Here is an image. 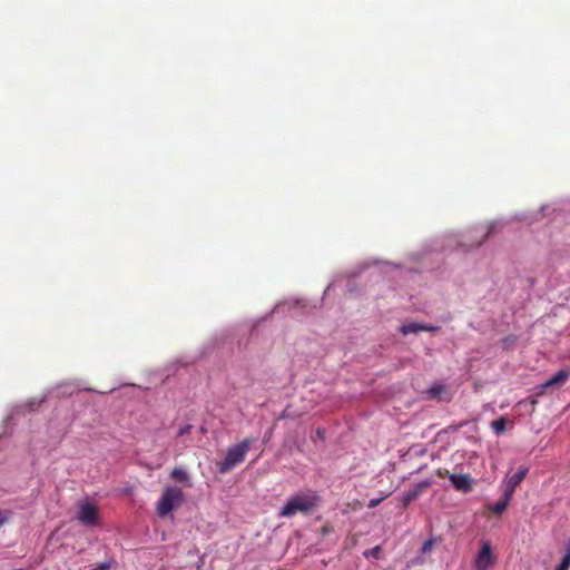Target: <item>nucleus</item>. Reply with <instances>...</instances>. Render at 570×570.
<instances>
[{
    "mask_svg": "<svg viewBox=\"0 0 570 570\" xmlns=\"http://www.w3.org/2000/svg\"><path fill=\"white\" fill-rule=\"evenodd\" d=\"M77 518L85 525H96L98 522V510L91 503H83L78 510Z\"/></svg>",
    "mask_w": 570,
    "mask_h": 570,
    "instance_id": "nucleus-6",
    "label": "nucleus"
},
{
    "mask_svg": "<svg viewBox=\"0 0 570 570\" xmlns=\"http://www.w3.org/2000/svg\"><path fill=\"white\" fill-rule=\"evenodd\" d=\"M507 423H508L507 419H505L504 416H502V417H500V419H498V420L493 421V422L491 423V428H492L493 432H494L497 435H500V434H502V433H504V432H505Z\"/></svg>",
    "mask_w": 570,
    "mask_h": 570,
    "instance_id": "nucleus-13",
    "label": "nucleus"
},
{
    "mask_svg": "<svg viewBox=\"0 0 570 570\" xmlns=\"http://www.w3.org/2000/svg\"><path fill=\"white\" fill-rule=\"evenodd\" d=\"M511 498H512V494L505 491L503 497L497 503H494L490 508V510L494 514H498V515L502 514L507 510Z\"/></svg>",
    "mask_w": 570,
    "mask_h": 570,
    "instance_id": "nucleus-12",
    "label": "nucleus"
},
{
    "mask_svg": "<svg viewBox=\"0 0 570 570\" xmlns=\"http://www.w3.org/2000/svg\"><path fill=\"white\" fill-rule=\"evenodd\" d=\"M315 434L320 440L325 439V431L323 429H317Z\"/></svg>",
    "mask_w": 570,
    "mask_h": 570,
    "instance_id": "nucleus-24",
    "label": "nucleus"
},
{
    "mask_svg": "<svg viewBox=\"0 0 570 570\" xmlns=\"http://www.w3.org/2000/svg\"><path fill=\"white\" fill-rule=\"evenodd\" d=\"M185 500L184 492L180 488L177 487H166L156 503V511L158 517L165 518L175 508H178L183 504Z\"/></svg>",
    "mask_w": 570,
    "mask_h": 570,
    "instance_id": "nucleus-3",
    "label": "nucleus"
},
{
    "mask_svg": "<svg viewBox=\"0 0 570 570\" xmlns=\"http://www.w3.org/2000/svg\"><path fill=\"white\" fill-rule=\"evenodd\" d=\"M11 518V512L9 510H0V527L6 524Z\"/></svg>",
    "mask_w": 570,
    "mask_h": 570,
    "instance_id": "nucleus-17",
    "label": "nucleus"
},
{
    "mask_svg": "<svg viewBox=\"0 0 570 570\" xmlns=\"http://www.w3.org/2000/svg\"><path fill=\"white\" fill-rule=\"evenodd\" d=\"M191 431V425L190 424H185L184 426H181L179 430H178V433L177 435L178 436H183L185 434H189Z\"/></svg>",
    "mask_w": 570,
    "mask_h": 570,
    "instance_id": "nucleus-20",
    "label": "nucleus"
},
{
    "mask_svg": "<svg viewBox=\"0 0 570 570\" xmlns=\"http://www.w3.org/2000/svg\"><path fill=\"white\" fill-rule=\"evenodd\" d=\"M320 505V497L314 491H301L291 495L282 509L278 518H293L297 513L312 514Z\"/></svg>",
    "mask_w": 570,
    "mask_h": 570,
    "instance_id": "nucleus-1",
    "label": "nucleus"
},
{
    "mask_svg": "<svg viewBox=\"0 0 570 570\" xmlns=\"http://www.w3.org/2000/svg\"><path fill=\"white\" fill-rule=\"evenodd\" d=\"M383 498L372 499L370 500L367 507L370 509L377 507L382 502Z\"/></svg>",
    "mask_w": 570,
    "mask_h": 570,
    "instance_id": "nucleus-21",
    "label": "nucleus"
},
{
    "mask_svg": "<svg viewBox=\"0 0 570 570\" xmlns=\"http://www.w3.org/2000/svg\"><path fill=\"white\" fill-rule=\"evenodd\" d=\"M570 373L567 370H561L552 375L547 382L538 386L537 395H542L549 387H560L569 379Z\"/></svg>",
    "mask_w": 570,
    "mask_h": 570,
    "instance_id": "nucleus-7",
    "label": "nucleus"
},
{
    "mask_svg": "<svg viewBox=\"0 0 570 570\" xmlns=\"http://www.w3.org/2000/svg\"><path fill=\"white\" fill-rule=\"evenodd\" d=\"M363 556L366 558V559H370V558H373V559H381V556H382V548L381 546H375L374 548L372 549H368V550H365L363 552Z\"/></svg>",
    "mask_w": 570,
    "mask_h": 570,
    "instance_id": "nucleus-15",
    "label": "nucleus"
},
{
    "mask_svg": "<svg viewBox=\"0 0 570 570\" xmlns=\"http://www.w3.org/2000/svg\"><path fill=\"white\" fill-rule=\"evenodd\" d=\"M449 479L458 491L469 492L472 490V480L468 474H451Z\"/></svg>",
    "mask_w": 570,
    "mask_h": 570,
    "instance_id": "nucleus-8",
    "label": "nucleus"
},
{
    "mask_svg": "<svg viewBox=\"0 0 570 570\" xmlns=\"http://www.w3.org/2000/svg\"><path fill=\"white\" fill-rule=\"evenodd\" d=\"M421 328H422L421 324H419V323H409V324H404L400 331L403 335H409V334H415V333L421 332Z\"/></svg>",
    "mask_w": 570,
    "mask_h": 570,
    "instance_id": "nucleus-14",
    "label": "nucleus"
},
{
    "mask_svg": "<svg viewBox=\"0 0 570 570\" xmlns=\"http://www.w3.org/2000/svg\"><path fill=\"white\" fill-rule=\"evenodd\" d=\"M170 478L186 487H191L189 473L183 468H175L170 473Z\"/></svg>",
    "mask_w": 570,
    "mask_h": 570,
    "instance_id": "nucleus-11",
    "label": "nucleus"
},
{
    "mask_svg": "<svg viewBox=\"0 0 570 570\" xmlns=\"http://www.w3.org/2000/svg\"><path fill=\"white\" fill-rule=\"evenodd\" d=\"M110 568V564L108 562L100 563L97 568V570H108Z\"/></svg>",
    "mask_w": 570,
    "mask_h": 570,
    "instance_id": "nucleus-25",
    "label": "nucleus"
},
{
    "mask_svg": "<svg viewBox=\"0 0 570 570\" xmlns=\"http://www.w3.org/2000/svg\"><path fill=\"white\" fill-rule=\"evenodd\" d=\"M421 327H422L421 331H424V332H433V331L438 330V327L424 325V324H421Z\"/></svg>",
    "mask_w": 570,
    "mask_h": 570,
    "instance_id": "nucleus-23",
    "label": "nucleus"
},
{
    "mask_svg": "<svg viewBox=\"0 0 570 570\" xmlns=\"http://www.w3.org/2000/svg\"><path fill=\"white\" fill-rule=\"evenodd\" d=\"M495 563V557L492 553L490 542H483L474 560L475 570H489Z\"/></svg>",
    "mask_w": 570,
    "mask_h": 570,
    "instance_id": "nucleus-5",
    "label": "nucleus"
},
{
    "mask_svg": "<svg viewBox=\"0 0 570 570\" xmlns=\"http://www.w3.org/2000/svg\"><path fill=\"white\" fill-rule=\"evenodd\" d=\"M253 442L254 439L246 438L240 443L229 446L225 459L217 463L218 471L225 474L242 463Z\"/></svg>",
    "mask_w": 570,
    "mask_h": 570,
    "instance_id": "nucleus-2",
    "label": "nucleus"
},
{
    "mask_svg": "<svg viewBox=\"0 0 570 570\" xmlns=\"http://www.w3.org/2000/svg\"><path fill=\"white\" fill-rule=\"evenodd\" d=\"M446 392L448 389L445 385L436 383L425 391V395L429 400H442Z\"/></svg>",
    "mask_w": 570,
    "mask_h": 570,
    "instance_id": "nucleus-10",
    "label": "nucleus"
},
{
    "mask_svg": "<svg viewBox=\"0 0 570 570\" xmlns=\"http://www.w3.org/2000/svg\"><path fill=\"white\" fill-rule=\"evenodd\" d=\"M321 534L323 537L325 535H328L330 533L333 532V527L330 524V523H325L322 528H321Z\"/></svg>",
    "mask_w": 570,
    "mask_h": 570,
    "instance_id": "nucleus-19",
    "label": "nucleus"
},
{
    "mask_svg": "<svg viewBox=\"0 0 570 570\" xmlns=\"http://www.w3.org/2000/svg\"><path fill=\"white\" fill-rule=\"evenodd\" d=\"M528 472L529 469L527 466H520L519 470L508 479L507 492L513 494L515 488L523 481Z\"/></svg>",
    "mask_w": 570,
    "mask_h": 570,
    "instance_id": "nucleus-9",
    "label": "nucleus"
},
{
    "mask_svg": "<svg viewBox=\"0 0 570 570\" xmlns=\"http://www.w3.org/2000/svg\"><path fill=\"white\" fill-rule=\"evenodd\" d=\"M436 475L440 476V478H445V476H449L451 474L445 469H438L436 470Z\"/></svg>",
    "mask_w": 570,
    "mask_h": 570,
    "instance_id": "nucleus-22",
    "label": "nucleus"
},
{
    "mask_svg": "<svg viewBox=\"0 0 570 570\" xmlns=\"http://www.w3.org/2000/svg\"><path fill=\"white\" fill-rule=\"evenodd\" d=\"M434 542H435V540L433 538H430L426 541H424V543L422 544V548H421L422 553L430 552L434 546Z\"/></svg>",
    "mask_w": 570,
    "mask_h": 570,
    "instance_id": "nucleus-16",
    "label": "nucleus"
},
{
    "mask_svg": "<svg viewBox=\"0 0 570 570\" xmlns=\"http://www.w3.org/2000/svg\"><path fill=\"white\" fill-rule=\"evenodd\" d=\"M417 497V491H411L405 494L403 499V504L406 507L411 501H413Z\"/></svg>",
    "mask_w": 570,
    "mask_h": 570,
    "instance_id": "nucleus-18",
    "label": "nucleus"
},
{
    "mask_svg": "<svg viewBox=\"0 0 570 570\" xmlns=\"http://www.w3.org/2000/svg\"><path fill=\"white\" fill-rule=\"evenodd\" d=\"M493 229H494V225H490L483 230L474 229V230L469 232L464 236L466 243H464L463 246L465 247V250H469V249H472V248H475V247H479L480 245H482L487 240V238L492 234Z\"/></svg>",
    "mask_w": 570,
    "mask_h": 570,
    "instance_id": "nucleus-4",
    "label": "nucleus"
}]
</instances>
